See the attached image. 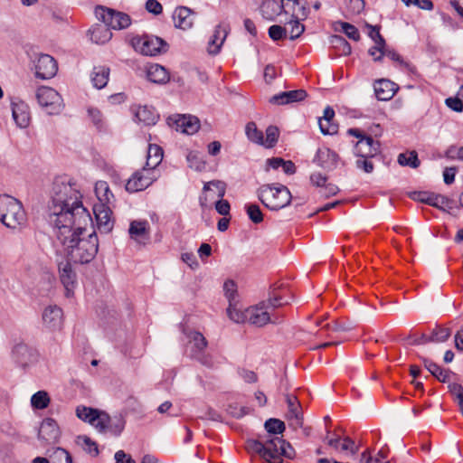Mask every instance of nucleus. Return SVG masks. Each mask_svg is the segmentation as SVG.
<instances>
[{"mask_svg": "<svg viewBox=\"0 0 463 463\" xmlns=\"http://www.w3.org/2000/svg\"><path fill=\"white\" fill-rule=\"evenodd\" d=\"M405 5H415L422 10H432L433 4L430 0H402Z\"/></svg>", "mask_w": 463, "mask_h": 463, "instance_id": "57", "label": "nucleus"}, {"mask_svg": "<svg viewBox=\"0 0 463 463\" xmlns=\"http://www.w3.org/2000/svg\"><path fill=\"white\" fill-rule=\"evenodd\" d=\"M95 194L98 199L97 203L112 204L114 195L105 181H98L95 184Z\"/></svg>", "mask_w": 463, "mask_h": 463, "instance_id": "36", "label": "nucleus"}, {"mask_svg": "<svg viewBox=\"0 0 463 463\" xmlns=\"http://www.w3.org/2000/svg\"><path fill=\"white\" fill-rule=\"evenodd\" d=\"M445 104L452 110L456 112H461L463 110V100L458 98H448L445 99Z\"/></svg>", "mask_w": 463, "mask_h": 463, "instance_id": "61", "label": "nucleus"}, {"mask_svg": "<svg viewBox=\"0 0 463 463\" xmlns=\"http://www.w3.org/2000/svg\"><path fill=\"white\" fill-rule=\"evenodd\" d=\"M168 124L175 128L176 131L187 135H193L200 128L199 119L191 115H177L175 118H170Z\"/></svg>", "mask_w": 463, "mask_h": 463, "instance_id": "14", "label": "nucleus"}, {"mask_svg": "<svg viewBox=\"0 0 463 463\" xmlns=\"http://www.w3.org/2000/svg\"><path fill=\"white\" fill-rule=\"evenodd\" d=\"M111 204L95 203L93 205V213L96 218L97 225L99 231L109 232L113 227L111 221L112 212L110 210Z\"/></svg>", "mask_w": 463, "mask_h": 463, "instance_id": "17", "label": "nucleus"}, {"mask_svg": "<svg viewBox=\"0 0 463 463\" xmlns=\"http://www.w3.org/2000/svg\"><path fill=\"white\" fill-rule=\"evenodd\" d=\"M226 192V184L224 182L220 180H213L204 184L203 193H209V194L202 195L200 197V203L202 206H205L207 204L208 196L211 199H213L215 196L217 198H223Z\"/></svg>", "mask_w": 463, "mask_h": 463, "instance_id": "24", "label": "nucleus"}, {"mask_svg": "<svg viewBox=\"0 0 463 463\" xmlns=\"http://www.w3.org/2000/svg\"><path fill=\"white\" fill-rule=\"evenodd\" d=\"M146 9L156 15L163 12V6L157 0H147L146 3Z\"/></svg>", "mask_w": 463, "mask_h": 463, "instance_id": "63", "label": "nucleus"}, {"mask_svg": "<svg viewBox=\"0 0 463 463\" xmlns=\"http://www.w3.org/2000/svg\"><path fill=\"white\" fill-rule=\"evenodd\" d=\"M126 420L121 414L109 415L103 411L98 423L99 431L101 433L109 432L112 435L118 436L123 431Z\"/></svg>", "mask_w": 463, "mask_h": 463, "instance_id": "13", "label": "nucleus"}, {"mask_svg": "<svg viewBox=\"0 0 463 463\" xmlns=\"http://www.w3.org/2000/svg\"><path fill=\"white\" fill-rule=\"evenodd\" d=\"M338 155L328 147H322L317 151L314 158L318 165L323 168H333L336 165Z\"/></svg>", "mask_w": 463, "mask_h": 463, "instance_id": "29", "label": "nucleus"}, {"mask_svg": "<svg viewBox=\"0 0 463 463\" xmlns=\"http://www.w3.org/2000/svg\"><path fill=\"white\" fill-rule=\"evenodd\" d=\"M330 43L334 45L335 48H337L343 55H349L352 52V48L349 43L340 35H333L331 37Z\"/></svg>", "mask_w": 463, "mask_h": 463, "instance_id": "48", "label": "nucleus"}, {"mask_svg": "<svg viewBox=\"0 0 463 463\" xmlns=\"http://www.w3.org/2000/svg\"><path fill=\"white\" fill-rule=\"evenodd\" d=\"M418 200L439 209H444V204L448 203V198L440 194H420Z\"/></svg>", "mask_w": 463, "mask_h": 463, "instance_id": "40", "label": "nucleus"}, {"mask_svg": "<svg viewBox=\"0 0 463 463\" xmlns=\"http://www.w3.org/2000/svg\"><path fill=\"white\" fill-rule=\"evenodd\" d=\"M189 339L188 347L191 349V356L198 360L203 365L208 367L213 366V362L209 355L203 354L207 346V340L205 337L197 331H191L187 333Z\"/></svg>", "mask_w": 463, "mask_h": 463, "instance_id": "11", "label": "nucleus"}, {"mask_svg": "<svg viewBox=\"0 0 463 463\" xmlns=\"http://www.w3.org/2000/svg\"><path fill=\"white\" fill-rule=\"evenodd\" d=\"M158 173L149 167H143L132 174L126 184V190L137 193L146 189L158 178Z\"/></svg>", "mask_w": 463, "mask_h": 463, "instance_id": "9", "label": "nucleus"}, {"mask_svg": "<svg viewBox=\"0 0 463 463\" xmlns=\"http://www.w3.org/2000/svg\"><path fill=\"white\" fill-rule=\"evenodd\" d=\"M27 217L22 203L13 196L0 195V222L9 229H19L26 224Z\"/></svg>", "mask_w": 463, "mask_h": 463, "instance_id": "4", "label": "nucleus"}, {"mask_svg": "<svg viewBox=\"0 0 463 463\" xmlns=\"http://www.w3.org/2000/svg\"><path fill=\"white\" fill-rule=\"evenodd\" d=\"M398 163L401 165H407L412 168H417L420 165V160L415 151L400 154L398 156Z\"/></svg>", "mask_w": 463, "mask_h": 463, "instance_id": "46", "label": "nucleus"}, {"mask_svg": "<svg viewBox=\"0 0 463 463\" xmlns=\"http://www.w3.org/2000/svg\"><path fill=\"white\" fill-rule=\"evenodd\" d=\"M31 406L34 410H44L50 402L51 398L46 391H38L31 397Z\"/></svg>", "mask_w": 463, "mask_h": 463, "instance_id": "39", "label": "nucleus"}, {"mask_svg": "<svg viewBox=\"0 0 463 463\" xmlns=\"http://www.w3.org/2000/svg\"><path fill=\"white\" fill-rule=\"evenodd\" d=\"M425 368L435 376L439 382L446 383L449 380V372L440 368L435 363L425 359L424 360Z\"/></svg>", "mask_w": 463, "mask_h": 463, "instance_id": "42", "label": "nucleus"}, {"mask_svg": "<svg viewBox=\"0 0 463 463\" xmlns=\"http://www.w3.org/2000/svg\"><path fill=\"white\" fill-rule=\"evenodd\" d=\"M88 115H89L91 122L97 128L100 129L104 127V120H103L102 113L98 109L89 108Z\"/></svg>", "mask_w": 463, "mask_h": 463, "instance_id": "52", "label": "nucleus"}, {"mask_svg": "<svg viewBox=\"0 0 463 463\" xmlns=\"http://www.w3.org/2000/svg\"><path fill=\"white\" fill-rule=\"evenodd\" d=\"M135 119L144 125H155L158 119V115L153 108L146 106H138L134 109Z\"/></svg>", "mask_w": 463, "mask_h": 463, "instance_id": "33", "label": "nucleus"}, {"mask_svg": "<svg viewBox=\"0 0 463 463\" xmlns=\"http://www.w3.org/2000/svg\"><path fill=\"white\" fill-rule=\"evenodd\" d=\"M146 77L149 81L156 84H165L169 80V73L165 68L157 63L147 66Z\"/></svg>", "mask_w": 463, "mask_h": 463, "instance_id": "32", "label": "nucleus"}, {"mask_svg": "<svg viewBox=\"0 0 463 463\" xmlns=\"http://www.w3.org/2000/svg\"><path fill=\"white\" fill-rule=\"evenodd\" d=\"M36 99L39 105L49 115L60 114L63 108V100L60 93L51 87L42 86L36 91Z\"/></svg>", "mask_w": 463, "mask_h": 463, "instance_id": "8", "label": "nucleus"}, {"mask_svg": "<svg viewBox=\"0 0 463 463\" xmlns=\"http://www.w3.org/2000/svg\"><path fill=\"white\" fill-rule=\"evenodd\" d=\"M12 116L16 124L20 128H26L30 125L31 114L29 106L22 101H12Z\"/></svg>", "mask_w": 463, "mask_h": 463, "instance_id": "21", "label": "nucleus"}, {"mask_svg": "<svg viewBox=\"0 0 463 463\" xmlns=\"http://www.w3.org/2000/svg\"><path fill=\"white\" fill-rule=\"evenodd\" d=\"M43 326L49 330H58L63 323V311L57 305H49L42 312Z\"/></svg>", "mask_w": 463, "mask_h": 463, "instance_id": "15", "label": "nucleus"}, {"mask_svg": "<svg viewBox=\"0 0 463 463\" xmlns=\"http://www.w3.org/2000/svg\"><path fill=\"white\" fill-rule=\"evenodd\" d=\"M320 131L324 135H334L337 132L338 127L332 120L318 119Z\"/></svg>", "mask_w": 463, "mask_h": 463, "instance_id": "53", "label": "nucleus"}, {"mask_svg": "<svg viewBox=\"0 0 463 463\" xmlns=\"http://www.w3.org/2000/svg\"><path fill=\"white\" fill-rule=\"evenodd\" d=\"M279 130L275 126H269L266 128V137H263L261 146L266 148H272L278 142Z\"/></svg>", "mask_w": 463, "mask_h": 463, "instance_id": "44", "label": "nucleus"}, {"mask_svg": "<svg viewBox=\"0 0 463 463\" xmlns=\"http://www.w3.org/2000/svg\"><path fill=\"white\" fill-rule=\"evenodd\" d=\"M87 226L78 230L75 223L55 226L57 241L71 261L85 264L90 262L99 249V240L95 232H87Z\"/></svg>", "mask_w": 463, "mask_h": 463, "instance_id": "2", "label": "nucleus"}, {"mask_svg": "<svg viewBox=\"0 0 463 463\" xmlns=\"http://www.w3.org/2000/svg\"><path fill=\"white\" fill-rule=\"evenodd\" d=\"M267 434L260 436L261 438H273L281 434L285 430V423L275 418L269 419L264 424Z\"/></svg>", "mask_w": 463, "mask_h": 463, "instance_id": "38", "label": "nucleus"}, {"mask_svg": "<svg viewBox=\"0 0 463 463\" xmlns=\"http://www.w3.org/2000/svg\"><path fill=\"white\" fill-rule=\"evenodd\" d=\"M388 449H381L375 457H373L370 451L365 450L361 454L360 463H390L387 460Z\"/></svg>", "mask_w": 463, "mask_h": 463, "instance_id": "41", "label": "nucleus"}, {"mask_svg": "<svg viewBox=\"0 0 463 463\" xmlns=\"http://www.w3.org/2000/svg\"><path fill=\"white\" fill-rule=\"evenodd\" d=\"M288 33V27H282L280 25H271L269 28V35L274 41H279L286 37Z\"/></svg>", "mask_w": 463, "mask_h": 463, "instance_id": "54", "label": "nucleus"}, {"mask_svg": "<svg viewBox=\"0 0 463 463\" xmlns=\"http://www.w3.org/2000/svg\"><path fill=\"white\" fill-rule=\"evenodd\" d=\"M227 411L232 417L239 419L249 414L250 409L248 407L239 406L238 404H231L229 405Z\"/></svg>", "mask_w": 463, "mask_h": 463, "instance_id": "56", "label": "nucleus"}, {"mask_svg": "<svg viewBox=\"0 0 463 463\" xmlns=\"http://www.w3.org/2000/svg\"><path fill=\"white\" fill-rule=\"evenodd\" d=\"M223 292L229 303L227 307V316L231 320H232L233 316H235L236 313H239V310L241 309L240 307V298L236 283L232 279L226 280L223 283Z\"/></svg>", "mask_w": 463, "mask_h": 463, "instance_id": "16", "label": "nucleus"}, {"mask_svg": "<svg viewBox=\"0 0 463 463\" xmlns=\"http://www.w3.org/2000/svg\"><path fill=\"white\" fill-rule=\"evenodd\" d=\"M229 32L230 26L227 24H220L214 28L213 34L208 42L207 51L209 54L215 55L219 53Z\"/></svg>", "mask_w": 463, "mask_h": 463, "instance_id": "20", "label": "nucleus"}, {"mask_svg": "<svg viewBox=\"0 0 463 463\" xmlns=\"http://www.w3.org/2000/svg\"><path fill=\"white\" fill-rule=\"evenodd\" d=\"M149 224L147 221H133L129 226V234L132 239L139 241L148 233Z\"/></svg>", "mask_w": 463, "mask_h": 463, "instance_id": "37", "label": "nucleus"}, {"mask_svg": "<svg viewBox=\"0 0 463 463\" xmlns=\"http://www.w3.org/2000/svg\"><path fill=\"white\" fill-rule=\"evenodd\" d=\"M52 460H59L64 463H72V459L69 452L61 448H57L52 457Z\"/></svg>", "mask_w": 463, "mask_h": 463, "instance_id": "59", "label": "nucleus"}, {"mask_svg": "<svg viewBox=\"0 0 463 463\" xmlns=\"http://www.w3.org/2000/svg\"><path fill=\"white\" fill-rule=\"evenodd\" d=\"M245 210L250 220L254 223H260L263 220L262 213L259 205L255 203H248L245 205Z\"/></svg>", "mask_w": 463, "mask_h": 463, "instance_id": "49", "label": "nucleus"}, {"mask_svg": "<svg viewBox=\"0 0 463 463\" xmlns=\"http://www.w3.org/2000/svg\"><path fill=\"white\" fill-rule=\"evenodd\" d=\"M342 32L350 39L354 41H359L360 33L357 28L348 23L341 22L340 24Z\"/></svg>", "mask_w": 463, "mask_h": 463, "instance_id": "51", "label": "nucleus"}, {"mask_svg": "<svg viewBox=\"0 0 463 463\" xmlns=\"http://www.w3.org/2000/svg\"><path fill=\"white\" fill-rule=\"evenodd\" d=\"M88 33L90 41L97 44H104L112 38V33L105 24L92 25Z\"/></svg>", "mask_w": 463, "mask_h": 463, "instance_id": "30", "label": "nucleus"}, {"mask_svg": "<svg viewBox=\"0 0 463 463\" xmlns=\"http://www.w3.org/2000/svg\"><path fill=\"white\" fill-rule=\"evenodd\" d=\"M232 321L238 324L249 323L255 326L262 327L269 323L279 324L281 317L275 313H271L267 308L265 302H260L245 309L239 310V313L233 316Z\"/></svg>", "mask_w": 463, "mask_h": 463, "instance_id": "5", "label": "nucleus"}, {"mask_svg": "<svg viewBox=\"0 0 463 463\" xmlns=\"http://www.w3.org/2000/svg\"><path fill=\"white\" fill-rule=\"evenodd\" d=\"M59 274L61 282L65 288V295L67 298H71L76 286V274L68 260L59 263Z\"/></svg>", "mask_w": 463, "mask_h": 463, "instance_id": "19", "label": "nucleus"}, {"mask_svg": "<svg viewBox=\"0 0 463 463\" xmlns=\"http://www.w3.org/2000/svg\"><path fill=\"white\" fill-rule=\"evenodd\" d=\"M247 449L258 454L268 463H282L283 458H292L295 455L291 445L281 437L261 438L247 442Z\"/></svg>", "mask_w": 463, "mask_h": 463, "instance_id": "3", "label": "nucleus"}, {"mask_svg": "<svg viewBox=\"0 0 463 463\" xmlns=\"http://www.w3.org/2000/svg\"><path fill=\"white\" fill-rule=\"evenodd\" d=\"M258 197L260 201L269 209L278 211L286 207L291 201V194L288 187L282 184L262 185L258 190Z\"/></svg>", "mask_w": 463, "mask_h": 463, "instance_id": "6", "label": "nucleus"}, {"mask_svg": "<svg viewBox=\"0 0 463 463\" xmlns=\"http://www.w3.org/2000/svg\"><path fill=\"white\" fill-rule=\"evenodd\" d=\"M115 460L116 463H136V461L131 458V456L125 453L123 450H118L115 453Z\"/></svg>", "mask_w": 463, "mask_h": 463, "instance_id": "64", "label": "nucleus"}, {"mask_svg": "<svg viewBox=\"0 0 463 463\" xmlns=\"http://www.w3.org/2000/svg\"><path fill=\"white\" fill-rule=\"evenodd\" d=\"M302 18H294L288 23V33H289V38L295 40L298 38L305 31L304 25L299 22Z\"/></svg>", "mask_w": 463, "mask_h": 463, "instance_id": "47", "label": "nucleus"}, {"mask_svg": "<svg viewBox=\"0 0 463 463\" xmlns=\"http://www.w3.org/2000/svg\"><path fill=\"white\" fill-rule=\"evenodd\" d=\"M34 63L35 76L43 80L54 77L58 71V65L53 57L49 54H37Z\"/></svg>", "mask_w": 463, "mask_h": 463, "instance_id": "12", "label": "nucleus"}, {"mask_svg": "<svg viewBox=\"0 0 463 463\" xmlns=\"http://www.w3.org/2000/svg\"><path fill=\"white\" fill-rule=\"evenodd\" d=\"M110 70L107 66H96L91 73L93 86L99 90L106 87L109 81Z\"/></svg>", "mask_w": 463, "mask_h": 463, "instance_id": "34", "label": "nucleus"}, {"mask_svg": "<svg viewBox=\"0 0 463 463\" xmlns=\"http://www.w3.org/2000/svg\"><path fill=\"white\" fill-rule=\"evenodd\" d=\"M373 88L375 96L379 100L391 99L397 90L396 84L385 79L376 80Z\"/></svg>", "mask_w": 463, "mask_h": 463, "instance_id": "28", "label": "nucleus"}, {"mask_svg": "<svg viewBox=\"0 0 463 463\" xmlns=\"http://www.w3.org/2000/svg\"><path fill=\"white\" fill-rule=\"evenodd\" d=\"M285 13H291L293 18H307L308 8L305 0H281Z\"/></svg>", "mask_w": 463, "mask_h": 463, "instance_id": "25", "label": "nucleus"}, {"mask_svg": "<svg viewBox=\"0 0 463 463\" xmlns=\"http://www.w3.org/2000/svg\"><path fill=\"white\" fill-rule=\"evenodd\" d=\"M219 200L215 203V209L218 213L221 215H228L230 213V203L228 201L223 200L222 198H218Z\"/></svg>", "mask_w": 463, "mask_h": 463, "instance_id": "62", "label": "nucleus"}, {"mask_svg": "<svg viewBox=\"0 0 463 463\" xmlns=\"http://www.w3.org/2000/svg\"><path fill=\"white\" fill-rule=\"evenodd\" d=\"M49 222L55 226L75 223L80 230L88 226L91 217L81 202L79 185L69 176L56 177L49 204Z\"/></svg>", "mask_w": 463, "mask_h": 463, "instance_id": "1", "label": "nucleus"}, {"mask_svg": "<svg viewBox=\"0 0 463 463\" xmlns=\"http://www.w3.org/2000/svg\"><path fill=\"white\" fill-rule=\"evenodd\" d=\"M288 412L287 419L289 421V426L293 429L300 428L303 424V417L300 409V404L296 396L288 395Z\"/></svg>", "mask_w": 463, "mask_h": 463, "instance_id": "23", "label": "nucleus"}, {"mask_svg": "<svg viewBox=\"0 0 463 463\" xmlns=\"http://www.w3.org/2000/svg\"><path fill=\"white\" fill-rule=\"evenodd\" d=\"M449 335L450 331L449 328L437 326L430 334V338H428L427 341L435 343L444 342L449 337Z\"/></svg>", "mask_w": 463, "mask_h": 463, "instance_id": "50", "label": "nucleus"}, {"mask_svg": "<svg viewBox=\"0 0 463 463\" xmlns=\"http://www.w3.org/2000/svg\"><path fill=\"white\" fill-rule=\"evenodd\" d=\"M340 450L349 452L351 455H355L358 452V447L351 438L345 437L341 439Z\"/></svg>", "mask_w": 463, "mask_h": 463, "instance_id": "55", "label": "nucleus"}, {"mask_svg": "<svg viewBox=\"0 0 463 463\" xmlns=\"http://www.w3.org/2000/svg\"><path fill=\"white\" fill-rule=\"evenodd\" d=\"M186 159L190 168L195 171H203L205 168V161L203 156L195 151H191L187 154Z\"/></svg>", "mask_w": 463, "mask_h": 463, "instance_id": "45", "label": "nucleus"}, {"mask_svg": "<svg viewBox=\"0 0 463 463\" xmlns=\"http://www.w3.org/2000/svg\"><path fill=\"white\" fill-rule=\"evenodd\" d=\"M165 45V42L156 36H144L138 39L137 43L138 51L147 56L156 55L162 51Z\"/></svg>", "mask_w": 463, "mask_h": 463, "instance_id": "18", "label": "nucleus"}, {"mask_svg": "<svg viewBox=\"0 0 463 463\" xmlns=\"http://www.w3.org/2000/svg\"><path fill=\"white\" fill-rule=\"evenodd\" d=\"M364 0H349L347 8L352 14H359L364 9Z\"/></svg>", "mask_w": 463, "mask_h": 463, "instance_id": "60", "label": "nucleus"}, {"mask_svg": "<svg viewBox=\"0 0 463 463\" xmlns=\"http://www.w3.org/2000/svg\"><path fill=\"white\" fill-rule=\"evenodd\" d=\"M30 353V348L25 344H17L13 349V354L20 362L25 361V356Z\"/></svg>", "mask_w": 463, "mask_h": 463, "instance_id": "58", "label": "nucleus"}, {"mask_svg": "<svg viewBox=\"0 0 463 463\" xmlns=\"http://www.w3.org/2000/svg\"><path fill=\"white\" fill-rule=\"evenodd\" d=\"M245 134L247 138L255 144L260 145L263 141V133L258 129L254 122H249L245 127Z\"/></svg>", "mask_w": 463, "mask_h": 463, "instance_id": "43", "label": "nucleus"}, {"mask_svg": "<svg viewBox=\"0 0 463 463\" xmlns=\"http://www.w3.org/2000/svg\"><path fill=\"white\" fill-rule=\"evenodd\" d=\"M347 133L354 136L359 140L354 146V154L357 156L367 158L373 157L379 153L380 145L373 137L363 135L362 131L358 128H349Z\"/></svg>", "mask_w": 463, "mask_h": 463, "instance_id": "10", "label": "nucleus"}, {"mask_svg": "<svg viewBox=\"0 0 463 463\" xmlns=\"http://www.w3.org/2000/svg\"><path fill=\"white\" fill-rule=\"evenodd\" d=\"M163 149L155 144H150L147 148L146 162L145 167L156 171L163 159Z\"/></svg>", "mask_w": 463, "mask_h": 463, "instance_id": "35", "label": "nucleus"}, {"mask_svg": "<svg viewBox=\"0 0 463 463\" xmlns=\"http://www.w3.org/2000/svg\"><path fill=\"white\" fill-rule=\"evenodd\" d=\"M102 412V411L85 406H78L76 409L77 417L86 422H89L97 430H99L98 423L101 418Z\"/></svg>", "mask_w": 463, "mask_h": 463, "instance_id": "31", "label": "nucleus"}, {"mask_svg": "<svg viewBox=\"0 0 463 463\" xmlns=\"http://www.w3.org/2000/svg\"><path fill=\"white\" fill-rule=\"evenodd\" d=\"M307 97L306 90H295L289 91H283L270 98L269 102L278 105H285L292 102L301 101Z\"/></svg>", "mask_w": 463, "mask_h": 463, "instance_id": "27", "label": "nucleus"}, {"mask_svg": "<svg viewBox=\"0 0 463 463\" xmlns=\"http://www.w3.org/2000/svg\"><path fill=\"white\" fill-rule=\"evenodd\" d=\"M175 26L182 30H188L194 24L192 10L185 6L177 7L173 15Z\"/></svg>", "mask_w": 463, "mask_h": 463, "instance_id": "26", "label": "nucleus"}, {"mask_svg": "<svg viewBox=\"0 0 463 463\" xmlns=\"http://www.w3.org/2000/svg\"><path fill=\"white\" fill-rule=\"evenodd\" d=\"M60 434L57 422L53 419L46 418L40 426L38 438L47 443H53L58 440Z\"/></svg>", "mask_w": 463, "mask_h": 463, "instance_id": "22", "label": "nucleus"}, {"mask_svg": "<svg viewBox=\"0 0 463 463\" xmlns=\"http://www.w3.org/2000/svg\"><path fill=\"white\" fill-rule=\"evenodd\" d=\"M95 15L109 29L123 30L131 24V18L128 14L102 5L95 8Z\"/></svg>", "mask_w": 463, "mask_h": 463, "instance_id": "7", "label": "nucleus"}]
</instances>
